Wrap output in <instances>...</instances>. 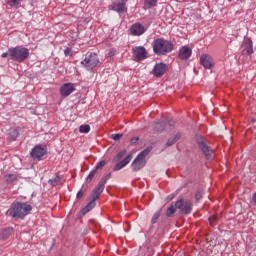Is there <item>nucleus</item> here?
Returning <instances> with one entry per match:
<instances>
[{"label": "nucleus", "mask_w": 256, "mask_h": 256, "mask_svg": "<svg viewBox=\"0 0 256 256\" xmlns=\"http://www.w3.org/2000/svg\"><path fill=\"white\" fill-rule=\"evenodd\" d=\"M123 137V134H112L110 136V139H113L114 141H119Z\"/></svg>", "instance_id": "f704fd0d"}, {"label": "nucleus", "mask_w": 256, "mask_h": 256, "mask_svg": "<svg viewBox=\"0 0 256 256\" xmlns=\"http://www.w3.org/2000/svg\"><path fill=\"white\" fill-rule=\"evenodd\" d=\"M32 209L33 207L27 203L15 202L10 206L8 213L10 217H13L14 219H23V217L29 215V212Z\"/></svg>", "instance_id": "f257e3e1"}, {"label": "nucleus", "mask_w": 256, "mask_h": 256, "mask_svg": "<svg viewBox=\"0 0 256 256\" xmlns=\"http://www.w3.org/2000/svg\"><path fill=\"white\" fill-rule=\"evenodd\" d=\"M95 202L90 201V203H88L81 211L82 215H87V213H89V211H91L92 209L95 208Z\"/></svg>", "instance_id": "4be33fe9"}, {"label": "nucleus", "mask_w": 256, "mask_h": 256, "mask_svg": "<svg viewBox=\"0 0 256 256\" xmlns=\"http://www.w3.org/2000/svg\"><path fill=\"white\" fill-rule=\"evenodd\" d=\"M173 199H175V194H170L167 196L166 201H173Z\"/></svg>", "instance_id": "e433bc0d"}, {"label": "nucleus", "mask_w": 256, "mask_h": 256, "mask_svg": "<svg viewBox=\"0 0 256 256\" xmlns=\"http://www.w3.org/2000/svg\"><path fill=\"white\" fill-rule=\"evenodd\" d=\"M81 65H83L87 71H93V69L99 65V57L96 53H90L83 59Z\"/></svg>", "instance_id": "39448f33"}, {"label": "nucleus", "mask_w": 256, "mask_h": 256, "mask_svg": "<svg viewBox=\"0 0 256 256\" xmlns=\"http://www.w3.org/2000/svg\"><path fill=\"white\" fill-rule=\"evenodd\" d=\"M159 217H161V212H160V211L156 212V213L153 215V217H152V219H151V223H152V224L157 223Z\"/></svg>", "instance_id": "2f4dec72"}, {"label": "nucleus", "mask_w": 256, "mask_h": 256, "mask_svg": "<svg viewBox=\"0 0 256 256\" xmlns=\"http://www.w3.org/2000/svg\"><path fill=\"white\" fill-rule=\"evenodd\" d=\"M7 3L10 7H17L21 3V0H7Z\"/></svg>", "instance_id": "473e14b6"}, {"label": "nucleus", "mask_w": 256, "mask_h": 256, "mask_svg": "<svg viewBox=\"0 0 256 256\" xmlns=\"http://www.w3.org/2000/svg\"><path fill=\"white\" fill-rule=\"evenodd\" d=\"M112 11H116V13H124L127 11V7H125V2L116 0L111 5Z\"/></svg>", "instance_id": "2eb2a0df"}, {"label": "nucleus", "mask_w": 256, "mask_h": 256, "mask_svg": "<svg viewBox=\"0 0 256 256\" xmlns=\"http://www.w3.org/2000/svg\"><path fill=\"white\" fill-rule=\"evenodd\" d=\"M154 131H165V122L158 121L154 124Z\"/></svg>", "instance_id": "a878e982"}, {"label": "nucleus", "mask_w": 256, "mask_h": 256, "mask_svg": "<svg viewBox=\"0 0 256 256\" xmlns=\"http://www.w3.org/2000/svg\"><path fill=\"white\" fill-rule=\"evenodd\" d=\"M179 139H181V134H176L174 137L168 139V141L166 142L167 147H171V145H175V143H177Z\"/></svg>", "instance_id": "5701e85b"}, {"label": "nucleus", "mask_w": 256, "mask_h": 256, "mask_svg": "<svg viewBox=\"0 0 256 256\" xmlns=\"http://www.w3.org/2000/svg\"><path fill=\"white\" fill-rule=\"evenodd\" d=\"M103 191H105L103 188H101L100 186L96 187L91 195L90 201H93V203H95V201H97V199H99V197L101 196V193H103Z\"/></svg>", "instance_id": "a211bd4d"}, {"label": "nucleus", "mask_w": 256, "mask_h": 256, "mask_svg": "<svg viewBox=\"0 0 256 256\" xmlns=\"http://www.w3.org/2000/svg\"><path fill=\"white\" fill-rule=\"evenodd\" d=\"M127 154V150H122L120 151L114 158H113V162L117 163V161H121V159H123L124 155Z\"/></svg>", "instance_id": "bb28decb"}, {"label": "nucleus", "mask_w": 256, "mask_h": 256, "mask_svg": "<svg viewBox=\"0 0 256 256\" xmlns=\"http://www.w3.org/2000/svg\"><path fill=\"white\" fill-rule=\"evenodd\" d=\"M120 1H123L125 3L126 0H120Z\"/></svg>", "instance_id": "c03bdc74"}, {"label": "nucleus", "mask_w": 256, "mask_h": 256, "mask_svg": "<svg viewBox=\"0 0 256 256\" xmlns=\"http://www.w3.org/2000/svg\"><path fill=\"white\" fill-rule=\"evenodd\" d=\"M71 48H66L65 50H64V55H71Z\"/></svg>", "instance_id": "ea45409f"}, {"label": "nucleus", "mask_w": 256, "mask_h": 256, "mask_svg": "<svg viewBox=\"0 0 256 256\" xmlns=\"http://www.w3.org/2000/svg\"><path fill=\"white\" fill-rule=\"evenodd\" d=\"M137 141H139V137H134L130 140V143H132V145H135V143H137Z\"/></svg>", "instance_id": "58836bf2"}, {"label": "nucleus", "mask_w": 256, "mask_h": 256, "mask_svg": "<svg viewBox=\"0 0 256 256\" xmlns=\"http://www.w3.org/2000/svg\"><path fill=\"white\" fill-rule=\"evenodd\" d=\"M153 51L155 55H167V53L173 51V42L163 38H157L153 42Z\"/></svg>", "instance_id": "f03ea898"}, {"label": "nucleus", "mask_w": 256, "mask_h": 256, "mask_svg": "<svg viewBox=\"0 0 256 256\" xmlns=\"http://www.w3.org/2000/svg\"><path fill=\"white\" fill-rule=\"evenodd\" d=\"M131 159H133V155H127L122 161L118 162L114 168L113 171H121L124 167H127L129 163H131Z\"/></svg>", "instance_id": "4468645a"}, {"label": "nucleus", "mask_w": 256, "mask_h": 256, "mask_svg": "<svg viewBox=\"0 0 256 256\" xmlns=\"http://www.w3.org/2000/svg\"><path fill=\"white\" fill-rule=\"evenodd\" d=\"M191 53H193V51L189 48V46H183L179 50V57L185 61L191 57Z\"/></svg>", "instance_id": "f3484780"}, {"label": "nucleus", "mask_w": 256, "mask_h": 256, "mask_svg": "<svg viewBox=\"0 0 256 256\" xmlns=\"http://www.w3.org/2000/svg\"><path fill=\"white\" fill-rule=\"evenodd\" d=\"M4 181L8 183V185H11V183H15L17 181V175L15 174H6L4 176Z\"/></svg>", "instance_id": "412c9836"}, {"label": "nucleus", "mask_w": 256, "mask_h": 256, "mask_svg": "<svg viewBox=\"0 0 256 256\" xmlns=\"http://www.w3.org/2000/svg\"><path fill=\"white\" fill-rule=\"evenodd\" d=\"M79 131L80 133H89L91 131V126L88 124L81 125Z\"/></svg>", "instance_id": "c85d7f7f"}, {"label": "nucleus", "mask_w": 256, "mask_h": 256, "mask_svg": "<svg viewBox=\"0 0 256 256\" xmlns=\"http://www.w3.org/2000/svg\"><path fill=\"white\" fill-rule=\"evenodd\" d=\"M176 207L180 211L181 215H189L193 211V204L189 200L181 198L176 201Z\"/></svg>", "instance_id": "0eeeda50"}, {"label": "nucleus", "mask_w": 256, "mask_h": 256, "mask_svg": "<svg viewBox=\"0 0 256 256\" xmlns=\"http://www.w3.org/2000/svg\"><path fill=\"white\" fill-rule=\"evenodd\" d=\"M242 53H244V55H253V41L251 38H244L242 43Z\"/></svg>", "instance_id": "9b49d317"}, {"label": "nucleus", "mask_w": 256, "mask_h": 256, "mask_svg": "<svg viewBox=\"0 0 256 256\" xmlns=\"http://www.w3.org/2000/svg\"><path fill=\"white\" fill-rule=\"evenodd\" d=\"M196 143L199 149L205 155L206 159H211V154L213 153V150H211V148L207 144V139H205V137L203 136H196Z\"/></svg>", "instance_id": "423d86ee"}, {"label": "nucleus", "mask_w": 256, "mask_h": 256, "mask_svg": "<svg viewBox=\"0 0 256 256\" xmlns=\"http://www.w3.org/2000/svg\"><path fill=\"white\" fill-rule=\"evenodd\" d=\"M48 183L50 185H52L53 187H55L56 185H61L63 184V180L61 179V177L59 175H56L54 178H51Z\"/></svg>", "instance_id": "aec40b11"}, {"label": "nucleus", "mask_w": 256, "mask_h": 256, "mask_svg": "<svg viewBox=\"0 0 256 256\" xmlns=\"http://www.w3.org/2000/svg\"><path fill=\"white\" fill-rule=\"evenodd\" d=\"M81 197H83V190L78 191L76 194V199H81Z\"/></svg>", "instance_id": "4c0bfd02"}, {"label": "nucleus", "mask_w": 256, "mask_h": 256, "mask_svg": "<svg viewBox=\"0 0 256 256\" xmlns=\"http://www.w3.org/2000/svg\"><path fill=\"white\" fill-rule=\"evenodd\" d=\"M111 179V173H108L106 176H104L101 181L98 184V187H100L101 189L105 190V184L107 183L108 180Z\"/></svg>", "instance_id": "b1692460"}, {"label": "nucleus", "mask_w": 256, "mask_h": 256, "mask_svg": "<svg viewBox=\"0 0 256 256\" xmlns=\"http://www.w3.org/2000/svg\"><path fill=\"white\" fill-rule=\"evenodd\" d=\"M195 199L196 201H201V199H203V191L197 192L195 195Z\"/></svg>", "instance_id": "c9c22d12"}, {"label": "nucleus", "mask_w": 256, "mask_h": 256, "mask_svg": "<svg viewBox=\"0 0 256 256\" xmlns=\"http://www.w3.org/2000/svg\"><path fill=\"white\" fill-rule=\"evenodd\" d=\"M107 164V162L105 160H102L100 162H98L94 168V171H99V169H103V167H105V165Z\"/></svg>", "instance_id": "7c9ffc66"}, {"label": "nucleus", "mask_w": 256, "mask_h": 256, "mask_svg": "<svg viewBox=\"0 0 256 256\" xmlns=\"http://www.w3.org/2000/svg\"><path fill=\"white\" fill-rule=\"evenodd\" d=\"M46 153H47V149H45L44 146L36 145L30 152V155L32 159H41V157L46 155Z\"/></svg>", "instance_id": "1a4fd4ad"}, {"label": "nucleus", "mask_w": 256, "mask_h": 256, "mask_svg": "<svg viewBox=\"0 0 256 256\" xmlns=\"http://www.w3.org/2000/svg\"><path fill=\"white\" fill-rule=\"evenodd\" d=\"M177 202H175V204H172L166 211V216L167 217H171L175 211H177Z\"/></svg>", "instance_id": "393cba45"}, {"label": "nucleus", "mask_w": 256, "mask_h": 256, "mask_svg": "<svg viewBox=\"0 0 256 256\" xmlns=\"http://www.w3.org/2000/svg\"><path fill=\"white\" fill-rule=\"evenodd\" d=\"M75 91V85L73 83H65L61 88H60V95L62 97H69L71 93Z\"/></svg>", "instance_id": "f8f14e48"}, {"label": "nucleus", "mask_w": 256, "mask_h": 256, "mask_svg": "<svg viewBox=\"0 0 256 256\" xmlns=\"http://www.w3.org/2000/svg\"><path fill=\"white\" fill-rule=\"evenodd\" d=\"M212 221H215V216L209 218V222L211 223Z\"/></svg>", "instance_id": "37998d69"}, {"label": "nucleus", "mask_w": 256, "mask_h": 256, "mask_svg": "<svg viewBox=\"0 0 256 256\" xmlns=\"http://www.w3.org/2000/svg\"><path fill=\"white\" fill-rule=\"evenodd\" d=\"M131 34L140 37V35H143L145 33V26H143L141 23H135L130 28Z\"/></svg>", "instance_id": "ddd939ff"}, {"label": "nucleus", "mask_w": 256, "mask_h": 256, "mask_svg": "<svg viewBox=\"0 0 256 256\" xmlns=\"http://www.w3.org/2000/svg\"><path fill=\"white\" fill-rule=\"evenodd\" d=\"M152 73L154 75V77H163V75H165V73H167V64L165 63H158L155 64Z\"/></svg>", "instance_id": "9d476101"}, {"label": "nucleus", "mask_w": 256, "mask_h": 256, "mask_svg": "<svg viewBox=\"0 0 256 256\" xmlns=\"http://www.w3.org/2000/svg\"><path fill=\"white\" fill-rule=\"evenodd\" d=\"M2 59H5V57H9V52H4L1 54Z\"/></svg>", "instance_id": "79ce46f5"}, {"label": "nucleus", "mask_w": 256, "mask_h": 256, "mask_svg": "<svg viewBox=\"0 0 256 256\" xmlns=\"http://www.w3.org/2000/svg\"><path fill=\"white\" fill-rule=\"evenodd\" d=\"M13 234V228L8 227L0 232V239H9Z\"/></svg>", "instance_id": "6ab92c4d"}, {"label": "nucleus", "mask_w": 256, "mask_h": 256, "mask_svg": "<svg viewBox=\"0 0 256 256\" xmlns=\"http://www.w3.org/2000/svg\"><path fill=\"white\" fill-rule=\"evenodd\" d=\"M19 137V131L13 129L10 131L9 133V139L10 141H15V139H17Z\"/></svg>", "instance_id": "cd10ccee"}, {"label": "nucleus", "mask_w": 256, "mask_h": 256, "mask_svg": "<svg viewBox=\"0 0 256 256\" xmlns=\"http://www.w3.org/2000/svg\"><path fill=\"white\" fill-rule=\"evenodd\" d=\"M149 7H155L157 5V0H144Z\"/></svg>", "instance_id": "72a5a7b5"}, {"label": "nucleus", "mask_w": 256, "mask_h": 256, "mask_svg": "<svg viewBox=\"0 0 256 256\" xmlns=\"http://www.w3.org/2000/svg\"><path fill=\"white\" fill-rule=\"evenodd\" d=\"M168 125H169V127H173L175 125V121L174 120H168Z\"/></svg>", "instance_id": "a19ab883"}, {"label": "nucleus", "mask_w": 256, "mask_h": 256, "mask_svg": "<svg viewBox=\"0 0 256 256\" xmlns=\"http://www.w3.org/2000/svg\"><path fill=\"white\" fill-rule=\"evenodd\" d=\"M200 64L203 65L205 69H211V67H213V58L208 54H203L200 57Z\"/></svg>", "instance_id": "dca6fc26"}, {"label": "nucleus", "mask_w": 256, "mask_h": 256, "mask_svg": "<svg viewBox=\"0 0 256 256\" xmlns=\"http://www.w3.org/2000/svg\"><path fill=\"white\" fill-rule=\"evenodd\" d=\"M96 174H97L96 170L93 169L92 171H90V173L86 177V183H91V181H93V178L95 177Z\"/></svg>", "instance_id": "c756f323"}, {"label": "nucleus", "mask_w": 256, "mask_h": 256, "mask_svg": "<svg viewBox=\"0 0 256 256\" xmlns=\"http://www.w3.org/2000/svg\"><path fill=\"white\" fill-rule=\"evenodd\" d=\"M152 147L148 146L147 148H145L142 152H140L138 154V156L133 160L131 167L132 170L137 172V171H141V169H143V167H145V165H147V159H145L147 157V155H149L152 151Z\"/></svg>", "instance_id": "20e7f679"}, {"label": "nucleus", "mask_w": 256, "mask_h": 256, "mask_svg": "<svg viewBox=\"0 0 256 256\" xmlns=\"http://www.w3.org/2000/svg\"><path fill=\"white\" fill-rule=\"evenodd\" d=\"M9 58L11 61H17L18 63H23L25 59H29V49L23 48L21 46L12 47L8 49Z\"/></svg>", "instance_id": "7ed1b4c3"}, {"label": "nucleus", "mask_w": 256, "mask_h": 256, "mask_svg": "<svg viewBox=\"0 0 256 256\" xmlns=\"http://www.w3.org/2000/svg\"><path fill=\"white\" fill-rule=\"evenodd\" d=\"M133 55L135 61H143V59H147V50L143 46H137L133 49Z\"/></svg>", "instance_id": "6e6552de"}]
</instances>
